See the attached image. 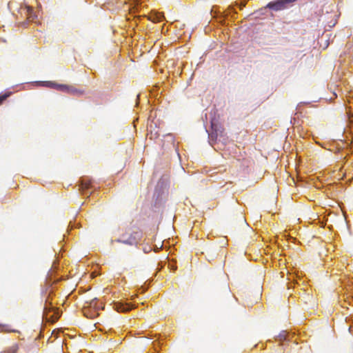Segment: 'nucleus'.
<instances>
[{"mask_svg":"<svg viewBox=\"0 0 353 353\" xmlns=\"http://www.w3.org/2000/svg\"><path fill=\"white\" fill-rule=\"evenodd\" d=\"M60 316L59 309L54 307L52 301L48 298L43 306V318L48 322L54 323L59 319Z\"/></svg>","mask_w":353,"mask_h":353,"instance_id":"f257e3e1","label":"nucleus"},{"mask_svg":"<svg viewBox=\"0 0 353 353\" xmlns=\"http://www.w3.org/2000/svg\"><path fill=\"white\" fill-rule=\"evenodd\" d=\"M141 238V233L139 231H134L131 232L128 238L125 234H123L121 239H117V241L126 245H135Z\"/></svg>","mask_w":353,"mask_h":353,"instance_id":"f03ea898","label":"nucleus"},{"mask_svg":"<svg viewBox=\"0 0 353 353\" xmlns=\"http://www.w3.org/2000/svg\"><path fill=\"white\" fill-rule=\"evenodd\" d=\"M295 0H276L271 1L267 5V8L274 11H279L288 8V6Z\"/></svg>","mask_w":353,"mask_h":353,"instance_id":"7ed1b4c3","label":"nucleus"},{"mask_svg":"<svg viewBox=\"0 0 353 353\" xmlns=\"http://www.w3.org/2000/svg\"><path fill=\"white\" fill-rule=\"evenodd\" d=\"M114 307L117 312H124L131 310L132 305L129 303L117 302L114 303Z\"/></svg>","mask_w":353,"mask_h":353,"instance_id":"20e7f679","label":"nucleus"},{"mask_svg":"<svg viewBox=\"0 0 353 353\" xmlns=\"http://www.w3.org/2000/svg\"><path fill=\"white\" fill-rule=\"evenodd\" d=\"M65 92L74 96H81L84 94V91L75 88L73 85H67Z\"/></svg>","mask_w":353,"mask_h":353,"instance_id":"39448f33","label":"nucleus"},{"mask_svg":"<svg viewBox=\"0 0 353 353\" xmlns=\"http://www.w3.org/2000/svg\"><path fill=\"white\" fill-rule=\"evenodd\" d=\"M46 85L49 88H52L63 92H65L67 87L65 84H59L53 81H47L46 82Z\"/></svg>","mask_w":353,"mask_h":353,"instance_id":"423d86ee","label":"nucleus"},{"mask_svg":"<svg viewBox=\"0 0 353 353\" xmlns=\"http://www.w3.org/2000/svg\"><path fill=\"white\" fill-rule=\"evenodd\" d=\"M25 9L26 10L28 19L30 21H33L34 19V15L33 14L32 8L30 6H26Z\"/></svg>","mask_w":353,"mask_h":353,"instance_id":"0eeeda50","label":"nucleus"},{"mask_svg":"<svg viewBox=\"0 0 353 353\" xmlns=\"http://www.w3.org/2000/svg\"><path fill=\"white\" fill-rule=\"evenodd\" d=\"M0 332H14L15 330L10 329L8 325H0Z\"/></svg>","mask_w":353,"mask_h":353,"instance_id":"6e6552de","label":"nucleus"},{"mask_svg":"<svg viewBox=\"0 0 353 353\" xmlns=\"http://www.w3.org/2000/svg\"><path fill=\"white\" fill-rule=\"evenodd\" d=\"M11 92H6L5 94L0 96V105L3 103V102L7 99L11 95Z\"/></svg>","mask_w":353,"mask_h":353,"instance_id":"1a4fd4ad","label":"nucleus"},{"mask_svg":"<svg viewBox=\"0 0 353 353\" xmlns=\"http://www.w3.org/2000/svg\"><path fill=\"white\" fill-rule=\"evenodd\" d=\"M81 186L82 190L88 189L90 186V181L82 180Z\"/></svg>","mask_w":353,"mask_h":353,"instance_id":"9d476101","label":"nucleus"},{"mask_svg":"<svg viewBox=\"0 0 353 353\" xmlns=\"http://www.w3.org/2000/svg\"><path fill=\"white\" fill-rule=\"evenodd\" d=\"M322 7L329 2V0H316Z\"/></svg>","mask_w":353,"mask_h":353,"instance_id":"9b49d317","label":"nucleus"},{"mask_svg":"<svg viewBox=\"0 0 353 353\" xmlns=\"http://www.w3.org/2000/svg\"><path fill=\"white\" fill-rule=\"evenodd\" d=\"M334 97L335 98H336V97H337V94H336L335 92H332V99L334 98Z\"/></svg>","mask_w":353,"mask_h":353,"instance_id":"f8f14e48","label":"nucleus"}]
</instances>
